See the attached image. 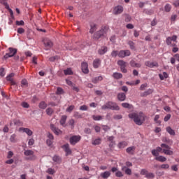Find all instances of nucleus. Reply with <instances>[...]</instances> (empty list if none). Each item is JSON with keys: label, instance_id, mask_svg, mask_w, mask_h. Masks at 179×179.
<instances>
[{"label": "nucleus", "instance_id": "0eeeda50", "mask_svg": "<svg viewBox=\"0 0 179 179\" xmlns=\"http://www.w3.org/2000/svg\"><path fill=\"white\" fill-rule=\"evenodd\" d=\"M131 55V51L128 50H120L118 53V57L120 58H125V57H129Z\"/></svg>", "mask_w": 179, "mask_h": 179}, {"label": "nucleus", "instance_id": "6ab92c4d", "mask_svg": "<svg viewBox=\"0 0 179 179\" xmlns=\"http://www.w3.org/2000/svg\"><path fill=\"white\" fill-rule=\"evenodd\" d=\"M103 80V76H100L98 77H94L92 79V83H94L95 85L99 83V82H101Z\"/></svg>", "mask_w": 179, "mask_h": 179}, {"label": "nucleus", "instance_id": "680f3d73", "mask_svg": "<svg viewBox=\"0 0 179 179\" xmlns=\"http://www.w3.org/2000/svg\"><path fill=\"white\" fill-rule=\"evenodd\" d=\"M172 41H173L171 40V37H168L166 38V44H167V45H171V42Z\"/></svg>", "mask_w": 179, "mask_h": 179}, {"label": "nucleus", "instance_id": "2eb2a0df", "mask_svg": "<svg viewBox=\"0 0 179 179\" xmlns=\"http://www.w3.org/2000/svg\"><path fill=\"white\" fill-rule=\"evenodd\" d=\"M19 131L24 132L25 134H27V135H28V136H31V135H33V131L29 128L20 127L19 129Z\"/></svg>", "mask_w": 179, "mask_h": 179}, {"label": "nucleus", "instance_id": "f03ea898", "mask_svg": "<svg viewBox=\"0 0 179 179\" xmlns=\"http://www.w3.org/2000/svg\"><path fill=\"white\" fill-rule=\"evenodd\" d=\"M109 29L110 28L108 27V26L103 25L101 27V29L94 34V38L95 40H99L100 37H103L104 34H107V32L108 31Z\"/></svg>", "mask_w": 179, "mask_h": 179}, {"label": "nucleus", "instance_id": "423d86ee", "mask_svg": "<svg viewBox=\"0 0 179 179\" xmlns=\"http://www.w3.org/2000/svg\"><path fill=\"white\" fill-rule=\"evenodd\" d=\"M117 64L120 66L121 71L123 72V73H127V71L125 69L127 68V62L124 60H119Z\"/></svg>", "mask_w": 179, "mask_h": 179}, {"label": "nucleus", "instance_id": "774afa93", "mask_svg": "<svg viewBox=\"0 0 179 179\" xmlns=\"http://www.w3.org/2000/svg\"><path fill=\"white\" fill-rule=\"evenodd\" d=\"M157 24V20L156 18H155L152 22H151V26L155 27Z\"/></svg>", "mask_w": 179, "mask_h": 179}, {"label": "nucleus", "instance_id": "58836bf2", "mask_svg": "<svg viewBox=\"0 0 179 179\" xmlns=\"http://www.w3.org/2000/svg\"><path fill=\"white\" fill-rule=\"evenodd\" d=\"M21 86L22 87H27L28 83H27V80L24 79L21 81Z\"/></svg>", "mask_w": 179, "mask_h": 179}, {"label": "nucleus", "instance_id": "864d4df0", "mask_svg": "<svg viewBox=\"0 0 179 179\" xmlns=\"http://www.w3.org/2000/svg\"><path fill=\"white\" fill-rule=\"evenodd\" d=\"M119 54V52L117 50H113L112 52H111V55L113 58H115V57H117V55H118Z\"/></svg>", "mask_w": 179, "mask_h": 179}, {"label": "nucleus", "instance_id": "5fc2aeb1", "mask_svg": "<svg viewBox=\"0 0 179 179\" xmlns=\"http://www.w3.org/2000/svg\"><path fill=\"white\" fill-rule=\"evenodd\" d=\"M115 176L116 177H124V174H122V172H121L120 171H118L117 172L115 173Z\"/></svg>", "mask_w": 179, "mask_h": 179}, {"label": "nucleus", "instance_id": "603ef678", "mask_svg": "<svg viewBox=\"0 0 179 179\" xmlns=\"http://www.w3.org/2000/svg\"><path fill=\"white\" fill-rule=\"evenodd\" d=\"M122 107H123L124 108H130L131 105L128 103H122Z\"/></svg>", "mask_w": 179, "mask_h": 179}, {"label": "nucleus", "instance_id": "9d476101", "mask_svg": "<svg viewBox=\"0 0 179 179\" xmlns=\"http://www.w3.org/2000/svg\"><path fill=\"white\" fill-rule=\"evenodd\" d=\"M145 66H148V68H157L159 66V64L157 62L147 61L145 62Z\"/></svg>", "mask_w": 179, "mask_h": 179}, {"label": "nucleus", "instance_id": "e433bc0d", "mask_svg": "<svg viewBox=\"0 0 179 179\" xmlns=\"http://www.w3.org/2000/svg\"><path fill=\"white\" fill-rule=\"evenodd\" d=\"M10 141L13 142V143H16V142H17V140H16V134L11 135Z\"/></svg>", "mask_w": 179, "mask_h": 179}, {"label": "nucleus", "instance_id": "09e8293b", "mask_svg": "<svg viewBox=\"0 0 179 179\" xmlns=\"http://www.w3.org/2000/svg\"><path fill=\"white\" fill-rule=\"evenodd\" d=\"M165 12H170L171 10V6L170 4H166L164 7Z\"/></svg>", "mask_w": 179, "mask_h": 179}, {"label": "nucleus", "instance_id": "5701e85b", "mask_svg": "<svg viewBox=\"0 0 179 179\" xmlns=\"http://www.w3.org/2000/svg\"><path fill=\"white\" fill-rule=\"evenodd\" d=\"M155 160H157V162H161V163H164V162L167 160V158H166V157L160 155L155 157Z\"/></svg>", "mask_w": 179, "mask_h": 179}, {"label": "nucleus", "instance_id": "aec40b11", "mask_svg": "<svg viewBox=\"0 0 179 179\" xmlns=\"http://www.w3.org/2000/svg\"><path fill=\"white\" fill-rule=\"evenodd\" d=\"M108 49H107V46H102L99 50H98V53L100 55H104V54H106V52H107Z\"/></svg>", "mask_w": 179, "mask_h": 179}, {"label": "nucleus", "instance_id": "1a4fd4ad", "mask_svg": "<svg viewBox=\"0 0 179 179\" xmlns=\"http://www.w3.org/2000/svg\"><path fill=\"white\" fill-rule=\"evenodd\" d=\"M124 12V7L122 6H117L113 9L114 15H121Z\"/></svg>", "mask_w": 179, "mask_h": 179}, {"label": "nucleus", "instance_id": "393cba45", "mask_svg": "<svg viewBox=\"0 0 179 179\" xmlns=\"http://www.w3.org/2000/svg\"><path fill=\"white\" fill-rule=\"evenodd\" d=\"M129 64L132 68H141V64L136 63L134 60L130 61Z\"/></svg>", "mask_w": 179, "mask_h": 179}, {"label": "nucleus", "instance_id": "473e14b6", "mask_svg": "<svg viewBox=\"0 0 179 179\" xmlns=\"http://www.w3.org/2000/svg\"><path fill=\"white\" fill-rule=\"evenodd\" d=\"M91 28L90 29V33H91V34H93V33H94V31H96V30H97V28L96 27V24H91Z\"/></svg>", "mask_w": 179, "mask_h": 179}, {"label": "nucleus", "instance_id": "f8f14e48", "mask_svg": "<svg viewBox=\"0 0 179 179\" xmlns=\"http://www.w3.org/2000/svg\"><path fill=\"white\" fill-rule=\"evenodd\" d=\"M62 148L66 152V156H69V155L72 154V150L69 148V144H64Z\"/></svg>", "mask_w": 179, "mask_h": 179}, {"label": "nucleus", "instance_id": "e2e57ef3", "mask_svg": "<svg viewBox=\"0 0 179 179\" xmlns=\"http://www.w3.org/2000/svg\"><path fill=\"white\" fill-rule=\"evenodd\" d=\"M170 167V166L167 164H164L160 166L161 169H167Z\"/></svg>", "mask_w": 179, "mask_h": 179}, {"label": "nucleus", "instance_id": "a211bd4d", "mask_svg": "<svg viewBox=\"0 0 179 179\" xmlns=\"http://www.w3.org/2000/svg\"><path fill=\"white\" fill-rule=\"evenodd\" d=\"M101 65V59H95L93 62V66L95 69L99 68Z\"/></svg>", "mask_w": 179, "mask_h": 179}, {"label": "nucleus", "instance_id": "4be33fe9", "mask_svg": "<svg viewBox=\"0 0 179 179\" xmlns=\"http://www.w3.org/2000/svg\"><path fill=\"white\" fill-rule=\"evenodd\" d=\"M117 99L120 101H124L125 99H127V96L124 93H119L117 95Z\"/></svg>", "mask_w": 179, "mask_h": 179}, {"label": "nucleus", "instance_id": "4468645a", "mask_svg": "<svg viewBox=\"0 0 179 179\" xmlns=\"http://www.w3.org/2000/svg\"><path fill=\"white\" fill-rule=\"evenodd\" d=\"M43 43L45 50H50L53 45L52 42L50 39H45Z\"/></svg>", "mask_w": 179, "mask_h": 179}, {"label": "nucleus", "instance_id": "338daca9", "mask_svg": "<svg viewBox=\"0 0 179 179\" xmlns=\"http://www.w3.org/2000/svg\"><path fill=\"white\" fill-rule=\"evenodd\" d=\"M114 120H121L122 118V115H116L113 116Z\"/></svg>", "mask_w": 179, "mask_h": 179}, {"label": "nucleus", "instance_id": "de8ad7c7", "mask_svg": "<svg viewBox=\"0 0 179 179\" xmlns=\"http://www.w3.org/2000/svg\"><path fill=\"white\" fill-rule=\"evenodd\" d=\"M124 16H125V22H126L127 23L131 22V20L132 18L130 17L129 15L126 14V15H124Z\"/></svg>", "mask_w": 179, "mask_h": 179}, {"label": "nucleus", "instance_id": "c03bdc74", "mask_svg": "<svg viewBox=\"0 0 179 179\" xmlns=\"http://www.w3.org/2000/svg\"><path fill=\"white\" fill-rule=\"evenodd\" d=\"M148 173V170H146L145 169H141V171H140L141 175V176H145V177H146Z\"/></svg>", "mask_w": 179, "mask_h": 179}, {"label": "nucleus", "instance_id": "20e7f679", "mask_svg": "<svg viewBox=\"0 0 179 179\" xmlns=\"http://www.w3.org/2000/svg\"><path fill=\"white\" fill-rule=\"evenodd\" d=\"M161 148H162V153H164V155H167L168 156H171L173 155L171 148L168 145L162 143L161 144Z\"/></svg>", "mask_w": 179, "mask_h": 179}, {"label": "nucleus", "instance_id": "f704fd0d", "mask_svg": "<svg viewBox=\"0 0 179 179\" xmlns=\"http://www.w3.org/2000/svg\"><path fill=\"white\" fill-rule=\"evenodd\" d=\"M25 156H32V155H34V152L31 150H25L24 152Z\"/></svg>", "mask_w": 179, "mask_h": 179}, {"label": "nucleus", "instance_id": "ddd939ff", "mask_svg": "<svg viewBox=\"0 0 179 179\" xmlns=\"http://www.w3.org/2000/svg\"><path fill=\"white\" fill-rule=\"evenodd\" d=\"M50 129L52 131V132H54L55 135H61V134H62V131L55 127V125L54 124H50Z\"/></svg>", "mask_w": 179, "mask_h": 179}, {"label": "nucleus", "instance_id": "c85d7f7f", "mask_svg": "<svg viewBox=\"0 0 179 179\" xmlns=\"http://www.w3.org/2000/svg\"><path fill=\"white\" fill-rule=\"evenodd\" d=\"M100 143H101V138H96L95 140L92 141V145H94V146L100 145Z\"/></svg>", "mask_w": 179, "mask_h": 179}, {"label": "nucleus", "instance_id": "37998d69", "mask_svg": "<svg viewBox=\"0 0 179 179\" xmlns=\"http://www.w3.org/2000/svg\"><path fill=\"white\" fill-rule=\"evenodd\" d=\"M73 117L77 119L82 118V115L79 112H74Z\"/></svg>", "mask_w": 179, "mask_h": 179}, {"label": "nucleus", "instance_id": "f3484780", "mask_svg": "<svg viewBox=\"0 0 179 179\" xmlns=\"http://www.w3.org/2000/svg\"><path fill=\"white\" fill-rule=\"evenodd\" d=\"M136 149V147L135 146H131V147H128L126 149V152L127 153H128L129 155H134L135 153V150Z\"/></svg>", "mask_w": 179, "mask_h": 179}, {"label": "nucleus", "instance_id": "bf43d9fd", "mask_svg": "<svg viewBox=\"0 0 179 179\" xmlns=\"http://www.w3.org/2000/svg\"><path fill=\"white\" fill-rule=\"evenodd\" d=\"M80 110L81 111H87V106L86 105L81 106Z\"/></svg>", "mask_w": 179, "mask_h": 179}, {"label": "nucleus", "instance_id": "7c9ffc66", "mask_svg": "<svg viewBox=\"0 0 179 179\" xmlns=\"http://www.w3.org/2000/svg\"><path fill=\"white\" fill-rule=\"evenodd\" d=\"M64 75H73V71H72L71 68H68L66 70H64Z\"/></svg>", "mask_w": 179, "mask_h": 179}, {"label": "nucleus", "instance_id": "3c124183", "mask_svg": "<svg viewBox=\"0 0 179 179\" xmlns=\"http://www.w3.org/2000/svg\"><path fill=\"white\" fill-rule=\"evenodd\" d=\"M64 94V90L61 87H57V94Z\"/></svg>", "mask_w": 179, "mask_h": 179}, {"label": "nucleus", "instance_id": "f257e3e1", "mask_svg": "<svg viewBox=\"0 0 179 179\" xmlns=\"http://www.w3.org/2000/svg\"><path fill=\"white\" fill-rule=\"evenodd\" d=\"M129 117L134 120L136 125H142L145 121V115L142 112L130 113Z\"/></svg>", "mask_w": 179, "mask_h": 179}, {"label": "nucleus", "instance_id": "cd10ccee", "mask_svg": "<svg viewBox=\"0 0 179 179\" xmlns=\"http://www.w3.org/2000/svg\"><path fill=\"white\" fill-rule=\"evenodd\" d=\"M113 77L114 79H121L122 78V74L121 73H113Z\"/></svg>", "mask_w": 179, "mask_h": 179}, {"label": "nucleus", "instance_id": "a18cd8bd", "mask_svg": "<svg viewBox=\"0 0 179 179\" xmlns=\"http://www.w3.org/2000/svg\"><path fill=\"white\" fill-rule=\"evenodd\" d=\"M128 44L129 45L131 50H135V43L133 41H129Z\"/></svg>", "mask_w": 179, "mask_h": 179}, {"label": "nucleus", "instance_id": "a19ab883", "mask_svg": "<svg viewBox=\"0 0 179 179\" xmlns=\"http://www.w3.org/2000/svg\"><path fill=\"white\" fill-rule=\"evenodd\" d=\"M74 109H75V106L71 105V106H70L66 110V111L67 113H72V111H73Z\"/></svg>", "mask_w": 179, "mask_h": 179}, {"label": "nucleus", "instance_id": "6e6552de", "mask_svg": "<svg viewBox=\"0 0 179 179\" xmlns=\"http://www.w3.org/2000/svg\"><path fill=\"white\" fill-rule=\"evenodd\" d=\"M80 139V136H73L70 138V143L71 145H76V143H78Z\"/></svg>", "mask_w": 179, "mask_h": 179}, {"label": "nucleus", "instance_id": "052dcab7", "mask_svg": "<svg viewBox=\"0 0 179 179\" xmlns=\"http://www.w3.org/2000/svg\"><path fill=\"white\" fill-rule=\"evenodd\" d=\"M170 118H171V115L168 114L164 117V121H165V122H167V121H169Z\"/></svg>", "mask_w": 179, "mask_h": 179}, {"label": "nucleus", "instance_id": "c756f323", "mask_svg": "<svg viewBox=\"0 0 179 179\" xmlns=\"http://www.w3.org/2000/svg\"><path fill=\"white\" fill-rule=\"evenodd\" d=\"M166 132H168V134H169L170 135H176V131H174V130L170 127H166Z\"/></svg>", "mask_w": 179, "mask_h": 179}, {"label": "nucleus", "instance_id": "2f4dec72", "mask_svg": "<svg viewBox=\"0 0 179 179\" xmlns=\"http://www.w3.org/2000/svg\"><path fill=\"white\" fill-rule=\"evenodd\" d=\"M45 112L48 115L51 116L54 113V109H52V108H48Z\"/></svg>", "mask_w": 179, "mask_h": 179}, {"label": "nucleus", "instance_id": "0e129e2a", "mask_svg": "<svg viewBox=\"0 0 179 179\" xmlns=\"http://www.w3.org/2000/svg\"><path fill=\"white\" fill-rule=\"evenodd\" d=\"M152 155L157 157L159 156V152L156 150H152Z\"/></svg>", "mask_w": 179, "mask_h": 179}, {"label": "nucleus", "instance_id": "79ce46f5", "mask_svg": "<svg viewBox=\"0 0 179 179\" xmlns=\"http://www.w3.org/2000/svg\"><path fill=\"white\" fill-rule=\"evenodd\" d=\"M69 125L71 126V128H75V120L71 119L69 121Z\"/></svg>", "mask_w": 179, "mask_h": 179}, {"label": "nucleus", "instance_id": "8fccbe9b", "mask_svg": "<svg viewBox=\"0 0 179 179\" xmlns=\"http://www.w3.org/2000/svg\"><path fill=\"white\" fill-rule=\"evenodd\" d=\"M125 174H127V176H131L132 174V170L131 169L128 168L124 170Z\"/></svg>", "mask_w": 179, "mask_h": 179}, {"label": "nucleus", "instance_id": "6e6d98bb", "mask_svg": "<svg viewBox=\"0 0 179 179\" xmlns=\"http://www.w3.org/2000/svg\"><path fill=\"white\" fill-rule=\"evenodd\" d=\"M148 87V84L145 83V84H142L140 87V90H145V89H146Z\"/></svg>", "mask_w": 179, "mask_h": 179}, {"label": "nucleus", "instance_id": "4c0bfd02", "mask_svg": "<svg viewBox=\"0 0 179 179\" xmlns=\"http://www.w3.org/2000/svg\"><path fill=\"white\" fill-rule=\"evenodd\" d=\"M159 118H160V115H156L154 118V121L155 122H156V124H159V125H160V124H162V122L159 120Z\"/></svg>", "mask_w": 179, "mask_h": 179}, {"label": "nucleus", "instance_id": "7ed1b4c3", "mask_svg": "<svg viewBox=\"0 0 179 179\" xmlns=\"http://www.w3.org/2000/svg\"><path fill=\"white\" fill-rule=\"evenodd\" d=\"M102 110H115L118 111L120 110V106L117 104V103L113 101H108L105 105L101 106Z\"/></svg>", "mask_w": 179, "mask_h": 179}, {"label": "nucleus", "instance_id": "72a5a7b5", "mask_svg": "<svg viewBox=\"0 0 179 179\" xmlns=\"http://www.w3.org/2000/svg\"><path fill=\"white\" fill-rule=\"evenodd\" d=\"M53 162H55V163H61V157L57 155H55L52 158Z\"/></svg>", "mask_w": 179, "mask_h": 179}, {"label": "nucleus", "instance_id": "b1692460", "mask_svg": "<svg viewBox=\"0 0 179 179\" xmlns=\"http://www.w3.org/2000/svg\"><path fill=\"white\" fill-rule=\"evenodd\" d=\"M111 176V173L110 171H105L101 173V177L102 178H108Z\"/></svg>", "mask_w": 179, "mask_h": 179}, {"label": "nucleus", "instance_id": "39448f33", "mask_svg": "<svg viewBox=\"0 0 179 179\" xmlns=\"http://www.w3.org/2000/svg\"><path fill=\"white\" fill-rule=\"evenodd\" d=\"M8 51L9 52L4 55L5 59H8V58H12V57H14L15 55L17 52V50L13 48H9Z\"/></svg>", "mask_w": 179, "mask_h": 179}, {"label": "nucleus", "instance_id": "49530a36", "mask_svg": "<svg viewBox=\"0 0 179 179\" xmlns=\"http://www.w3.org/2000/svg\"><path fill=\"white\" fill-rule=\"evenodd\" d=\"M46 173H48V174H51V175H53V174H55V170L51 169V168H49L47 171H46Z\"/></svg>", "mask_w": 179, "mask_h": 179}, {"label": "nucleus", "instance_id": "ea45409f", "mask_svg": "<svg viewBox=\"0 0 179 179\" xmlns=\"http://www.w3.org/2000/svg\"><path fill=\"white\" fill-rule=\"evenodd\" d=\"M92 118L94 121H100L103 120V117H101V115H93Z\"/></svg>", "mask_w": 179, "mask_h": 179}, {"label": "nucleus", "instance_id": "69168bd1", "mask_svg": "<svg viewBox=\"0 0 179 179\" xmlns=\"http://www.w3.org/2000/svg\"><path fill=\"white\" fill-rule=\"evenodd\" d=\"M17 33H18V34H23V33H24V29L18 28L17 29Z\"/></svg>", "mask_w": 179, "mask_h": 179}, {"label": "nucleus", "instance_id": "bb28decb", "mask_svg": "<svg viewBox=\"0 0 179 179\" xmlns=\"http://www.w3.org/2000/svg\"><path fill=\"white\" fill-rule=\"evenodd\" d=\"M39 108H41V110H45L47 108V103L45 101L40 102L38 105Z\"/></svg>", "mask_w": 179, "mask_h": 179}, {"label": "nucleus", "instance_id": "dca6fc26", "mask_svg": "<svg viewBox=\"0 0 179 179\" xmlns=\"http://www.w3.org/2000/svg\"><path fill=\"white\" fill-rule=\"evenodd\" d=\"M13 76H15V73H11L10 75H8L6 78L8 82H10V85L12 86H15V85H16V82H15V80H13Z\"/></svg>", "mask_w": 179, "mask_h": 179}, {"label": "nucleus", "instance_id": "4d7b16f0", "mask_svg": "<svg viewBox=\"0 0 179 179\" xmlns=\"http://www.w3.org/2000/svg\"><path fill=\"white\" fill-rule=\"evenodd\" d=\"M21 106L24 108H29V107H30V106L29 105V103H27V102H22Z\"/></svg>", "mask_w": 179, "mask_h": 179}, {"label": "nucleus", "instance_id": "9b49d317", "mask_svg": "<svg viewBox=\"0 0 179 179\" xmlns=\"http://www.w3.org/2000/svg\"><path fill=\"white\" fill-rule=\"evenodd\" d=\"M81 69L83 73H89V65L87 64V62H83L81 64Z\"/></svg>", "mask_w": 179, "mask_h": 179}, {"label": "nucleus", "instance_id": "c9c22d12", "mask_svg": "<svg viewBox=\"0 0 179 179\" xmlns=\"http://www.w3.org/2000/svg\"><path fill=\"white\" fill-rule=\"evenodd\" d=\"M145 178H148V179L155 178V173L148 172L147 175L145 176Z\"/></svg>", "mask_w": 179, "mask_h": 179}, {"label": "nucleus", "instance_id": "13d9d810", "mask_svg": "<svg viewBox=\"0 0 179 179\" xmlns=\"http://www.w3.org/2000/svg\"><path fill=\"white\" fill-rule=\"evenodd\" d=\"M17 26H24V21L20 20V21H16Z\"/></svg>", "mask_w": 179, "mask_h": 179}, {"label": "nucleus", "instance_id": "412c9836", "mask_svg": "<svg viewBox=\"0 0 179 179\" xmlns=\"http://www.w3.org/2000/svg\"><path fill=\"white\" fill-rule=\"evenodd\" d=\"M126 146H128V142L127 141H121L117 144V148L119 149H124Z\"/></svg>", "mask_w": 179, "mask_h": 179}, {"label": "nucleus", "instance_id": "a878e982", "mask_svg": "<svg viewBox=\"0 0 179 179\" xmlns=\"http://www.w3.org/2000/svg\"><path fill=\"white\" fill-rule=\"evenodd\" d=\"M66 118H68L66 115L62 116V118L60 120V125H62V127H65V122H66Z\"/></svg>", "mask_w": 179, "mask_h": 179}]
</instances>
